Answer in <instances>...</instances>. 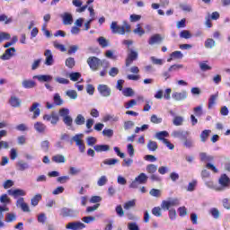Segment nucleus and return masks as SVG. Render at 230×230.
I'll return each mask as SVG.
<instances>
[{
    "label": "nucleus",
    "instance_id": "nucleus-1",
    "mask_svg": "<svg viewBox=\"0 0 230 230\" xmlns=\"http://www.w3.org/2000/svg\"><path fill=\"white\" fill-rule=\"evenodd\" d=\"M110 29L114 35H125L126 33H130V31H132L130 23L127 21L122 22V26L118 25V22H112L110 25Z\"/></svg>",
    "mask_w": 230,
    "mask_h": 230
},
{
    "label": "nucleus",
    "instance_id": "nucleus-2",
    "mask_svg": "<svg viewBox=\"0 0 230 230\" xmlns=\"http://www.w3.org/2000/svg\"><path fill=\"white\" fill-rule=\"evenodd\" d=\"M87 64L92 71H98L101 66H103L102 59L93 56L87 58Z\"/></svg>",
    "mask_w": 230,
    "mask_h": 230
},
{
    "label": "nucleus",
    "instance_id": "nucleus-3",
    "mask_svg": "<svg viewBox=\"0 0 230 230\" xmlns=\"http://www.w3.org/2000/svg\"><path fill=\"white\" fill-rule=\"evenodd\" d=\"M59 215L63 218H67V217L73 218V217H76V215H78V211L74 210L73 208H63L60 209Z\"/></svg>",
    "mask_w": 230,
    "mask_h": 230
},
{
    "label": "nucleus",
    "instance_id": "nucleus-4",
    "mask_svg": "<svg viewBox=\"0 0 230 230\" xmlns=\"http://www.w3.org/2000/svg\"><path fill=\"white\" fill-rule=\"evenodd\" d=\"M72 141H74L79 148V152L81 154H84L85 152V144L84 143V140H82V134H77L72 137Z\"/></svg>",
    "mask_w": 230,
    "mask_h": 230
},
{
    "label": "nucleus",
    "instance_id": "nucleus-5",
    "mask_svg": "<svg viewBox=\"0 0 230 230\" xmlns=\"http://www.w3.org/2000/svg\"><path fill=\"white\" fill-rule=\"evenodd\" d=\"M43 119L50 121L51 125H57L60 121V117H58V113L52 111L50 114H45Z\"/></svg>",
    "mask_w": 230,
    "mask_h": 230
},
{
    "label": "nucleus",
    "instance_id": "nucleus-6",
    "mask_svg": "<svg viewBox=\"0 0 230 230\" xmlns=\"http://www.w3.org/2000/svg\"><path fill=\"white\" fill-rule=\"evenodd\" d=\"M97 91L101 94V96H103V98H109L111 96L112 91L111 90V87L107 84H99L97 86Z\"/></svg>",
    "mask_w": 230,
    "mask_h": 230
},
{
    "label": "nucleus",
    "instance_id": "nucleus-7",
    "mask_svg": "<svg viewBox=\"0 0 230 230\" xmlns=\"http://www.w3.org/2000/svg\"><path fill=\"white\" fill-rule=\"evenodd\" d=\"M66 229L83 230L85 229V224L80 221L70 222L66 226Z\"/></svg>",
    "mask_w": 230,
    "mask_h": 230
},
{
    "label": "nucleus",
    "instance_id": "nucleus-8",
    "mask_svg": "<svg viewBox=\"0 0 230 230\" xmlns=\"http://www.w3.org/2000/svg\"><path fill=\"white\" fill-rule=\"evenodd\" d=\"M17 208H21L22 211L24 213H30V206L24 202V198H19L16 201Z\"/></svg>",
    "mask_w": 230,
    "mask_h": 230
},
{
    "label": "nucleus",
    "instance_id": "nucleus-9",
    "mask_svg": "<svg viewBox=\"0 0 230 230\" xmlns=\"http://www.w3.org/2000/svg\"><path fill=\"white\" fill-rule=\"evenodd\" d=\"M172 98L176 102H182L183 100H186L188 98V92L181 91V92H174L172 93Z\"/></svg>",
    "mask_w": 230,
    "mask_h": 230
},
{
    "label": "nucleus",
    "instance_id": "nucleus-10",
    "mask_svg": "<svg viewBox=\"0 0 230 230\" xmlns=\"http://www.w3.org/2000/svg\"><path fill=\"white\" fill-rule=\"evenodd\" d=\"M134 60H137V52L131 50L130 53L128 55V58H126V67H129V66H132Z\"/></svg>",
    "mask_w": 230,
    "mask_h": 230
},
{
    "label": "nucleus",
    "instance_id": "nucleus-11",
    "mask_svg": "<svg viewBox=\"0 0 230 230\" xmlns=\"http://www.w3.org/2000/svg\"><path fill=\"white\" fill-rule=\"evenodd\" d=\"M39 102H34L31 108L30 112H33L32 119H37L40 116V109H39Z\"/></svg>",
    "mask_w": 230,
    "mask_h": 230
},
{
    "label": "nucleus",
    "instance_id": "nucleus-12",
    "mask_svg": "<svg viewBox=\"0 0 230 230\" xmlns=\"http://www.w3.org/2000/svg\"><path fill=\"white\" fill-rule=\"evenodd\" d=\"M7 191L13 199H19V197H25L26 195V192L22 189L8 190Z\"/></svg>",
    "mask_w": 230,
    "mask_h": 230
},
{
    "label": "nucleus",
    "instance_id": "nucleus-13",
    "mask_svg": "<svg viewBox=\"0 0 230 230\" xmlns=\"http://www.w3.org/2000/svg\"><path fill=\"white\" fill-rule=\"evenodd\" d=\"M15 48L7 49L4 53L0 57L1 60H10L15 53Z\"/></svg>",
    "mask_w": 230,
    "mask_h": 230
},
{
    "label": "nucleus",
    "instance_id": "nucleus-14",
    "mask_svg": "<svg viewBox=\"0 0 230 230\" xmlns=\"http://www.w3.org/2000/svg\"><path fill=\"white\" fill-rule=\"evenodd\" d=\"M44 56L46 57L45 66H53L55 59H53L51 51L49 49L45 50Z\"/></svg>",
    "mask_w": 230,
    "mask_h": 230
},
{
    "label": "nucleus",
    "instance_id": "nucleus-15",
    "mask_svg": "<svg viewBox=\"0 0 230 230\" xmlns=\"http://www.w3.org/2000/svg\"><path fill=\"white\" fill-rule=\"evenodd\" d=\"M9 103H10L11 107L17 109V108L21 107L22 101L20 98H18L17 96H11V98L9 100Z\"/></svg>",
    "mask_w": 230,
    "mask_h": 230
},
{
    "label": "nucleus",
    "instance_id": "nucleus-16",
    "mask_svg": "<svg viewBox=\"0 0 230 230\" xmlns=\"http://www.w3.org/2000/svg\"><path fill=\"white\" fill-rule=\"evenodd\" d=\"M163 42V38L161 37V34H154L150 37L148 40V44L150 46H154V44H159Z\"/></svg>",
    "mask_w": 230,
    "mask_h": 230
},
{
    "label": "nucleus",
    "instance_id": "nucleus-17",
    "mask_svg": "<svg viewBox=\"0 0 230 230\" xmlns=\"http://www.w3.org/2000/svg\"><path fill=\"white\" fill-rule=\"evenodd\" d=\"M219 184L222 186V188H229L230 186V178L227 177V174H223L219 178Z\"/></svg>",
    "mask_w": 230,
    "mask_h": 230
},
{
    "label": "nucleus",
    "instance_id": "nucleus-18",
    "mask_svg": "<svg viewBox=\"0 0 230 230\" xmlns=\"http://www.w3.org/2000/svg\"><path fill=\"white\" fill-rule=\"evenodd\" d=\"M172 137H178L181 141L188 136V131L175 130L172 133Z\"/></svg>",
    "mask_w": 230,
    "mask_h": 230
},
{
    "label": "nucleus",
    "instance_id": "nucleus-19",
    "mask_svg": "<svg viewBox=\"0 0 230 230\" xmlns=\"http://www.w3.org/2000/svg\"><path fill=\"white\" fill-rule=\"evenodd\" d=\"M182 57H184L182 52L176 50V51L171 53L170 58L167 59V62H172V60H173V59L179 60V59L182 58Z\"/></svg>",
    "mask_w": 230,
    "mask_h": 230
},
{
    "label": "nucleus",
    "instance_id": "nucleus-20",
    "mask_svg": "<svg viewBox=\"0 0 230 230\" xmlns=\"http://www.w3.org/2000/svg\"><path fill=\"white\" fill-rule=\"evenodd\" d=\"M34 128L36 130V132H39L40 134H44L46 132V125L42 122H36L34 124Z\"/></svg>",
    "mask_w": 230,
    "mask_h": 230
},
{
    "label": "nucleus",
    "instance_id": "nucleus-21",
    "mask_svg": "<svg viewBox=\"0 0 230 230\" xmlns=\"http://www.w3.org/2000/svg\"><path fill=\"white\" fill-rule=\"evenodd\" d=\"M22 85L24 89H33L37 85V83L33 80L25 79L22 81Z\"/></svg>",
    "mask_w": 230,
    "mask_h": 230
},
{
    "label": "nucleus",
    "instance_id": "nucleus-22",
    "mask_svg": "<svg viewBox=\"0 0 230 230\" xmlns=\"http://www.w3.org/2000/svg\"><path fill=\"white\" fill-rule=\"evenodd\" d=\"M63 24L67 26L69 24H73V15L69 13H65L63 15Z\"/></svg>",
    "mask_w": 230,
    "mask_h": 230
},
{
    "label": "nucleus",
    "instance_id": "nucleus-23",
    "mask_svg": "<svg viewBox=\"0 0 230 230\" xmlns=\"http://www.w3.org/2000/svg\"><path fill=\"white\" fill-rule=\"evenodd\" d=\"M182 142L185 148H193V146H195L193 139L191 137H188V135L182 139Z\"/></svg>",
    "mask_w": 230,
    "mask_h": 230
},
{
    "label": "nucleus",
    "instance_id": "nucleus-24",
    "mask_svg": "<svg viewBox=\"0 0 230 230\" xmlns=\"http://www.w3.org/2000/svg\"><path fill=\"white\" fill-rule=\"evenodd\" d=\"M199 158L202 163H212V161L215 159L213 156L208 155L206 153H200Z\"/></svg>",
    "mask_w": 230,
    "mask_h": 230
},
{
    "label": "nucleus",
    "instance_id": "nucleus-25",
    "mask_svg": "<svg viewBox=\"0 0 230 230\" xmlns=\"http://www.w3.org/2000/svg\"><path fill=\"white\" fill-rule=\"evenodd\" d=\"M138 184H146V181H148V176L145 172H141L137 177L135 178Z\"/></svg>",
    "mask_w": 230,
    "mask_h": 230
},
{
    "label": "nucleus",
    "instance_id": "nucleus-26",
    "mask_svg": "<svg viewBox=\"0 0 230 230\" xmlns=\"http://www.w3.org/2000/svg\"><path fill=\"white\" fill-rule=\"evenodd\" d=\"M209 134H211V129H205L199 135L202 143H206L209 137Z\"/></svg>",
    "mask_w": 230,
    "mask_h": 230
},
{
    "label": "nucleus",
    "instance_id": "nucleus-27",
    "mask_svg": "<svg viewBox=\"0 0 230 230\" xmlns=\"http://www.w3.org/2000/svg\"><path fill=\"white\" fill-rule=\"evenodd\" d=\"M123 208L125 211H128L129 209H132L136 208V199H131L124 203Z\"/></svg>",
    "mask_w": 230,
    "mask_h": 230
},
{
    "label": "nucleus",
    "instance_id": "nucleus-28",
    "mask_svg": "<svg viewBox=\"0 0 230 230\" xmlns=\"http://www.w3.org/2000/svg\"><path fill=\"white\" fill-rule=\"evenodd\" d=\"M95 152H109L110 146L109 145H96L93 146Z\"/></svg>",
    "mask_w": 230,
    "mask_h": 230
},
{
    "label": "nucleus",
    "instance_id": "nucleus-29",
    "mask_svg": "<svg viewBox=\"0 0 230 230\" xmlns=\"http://www.w3.org/2000/svg\"><path fill=\"white\" fill-rule=\"evenodd\" d=\"M34 78H37L39 82H51L53 80V77L48 75H35Z\"/></svg>",
    "mask_w": 230,
    "mask_h": 230
},
{
    "label": "nucleus",
    "instance_id": "nucleus-30",
    "mask_svg": "<svg viewBox=\"0 0 230 230\" xmlns=\"http://www.w3.org/2000/svg\"><path fill=\"white\" fill-rule=\"evenodd\" d=\"M146 172H147L150 175L155 173L157 172V165L154 164H149L146 167Z\"/></svg>",
    "mask_w": 230,
    "mask_h": 230
},
{
    "label": "nucleus",
    "instance_id": "nucleus-31",
    "mask_svg": "<svg viewBox=\"0 0 230 230\" xmlns=\"http://www.w3.org/2000/svg\"><path fill=\"white\" fill-rule=\"evenodd\" d=\"M75 123L78 126L85 125V117L82 114H78L75 119Z\"/></svg>",
    "mask_w": 230,
    "mask_h": 230
},
{
    "label": "nucleus",
    "instance_id": "nucleus-32",
    "mask_svg": "<svg viewBox=\"0 0 230 230\" xmlns=\"http://www.w3.org/2000/svg\"><path fill=\"white\" fill-rule=\"evenodd\" d=\"M215 46H217V43L215 42V40L208 38L205 41V48L207 49H211L213 48H215Z\"/></svg>",
    "mask_w": 230,
    "mask_h": 230
},
{
    "label": "nucleus",
    "instance_id": "nucleus-33",
    "mask_svg": "<svg viewBox=\"0 0 230 230\" xmlns=\"http://www.w3.org/2000/svg\"><path fill=\"white\" fill-rule=\"evenodd\" d=\"M52 161L58 164L66 163V157L63 155H56L52 156Z\"/></svg>",
    "mask_w": 230,
    "mask_h": 230
},
{
    "label": "nucleus",
    "instance_id": "nucleus-34",
    "mask_svg": "<svg viewBox=\"0 0 230 230\" xmlns=\"http://www.w3.org/2000/svg\"><path fill=\"white\" fill-rule=\"evenodd\" d=\"M42 200V195L40 194H36L31 199V206H39V202Z\"/></svg>",
    "mask_w": 230,
    "mask_h": 230
},
{
    "label": "nucleus",
    "instance_id": "nucleus-35",
    "mask_svg": "<svg viewBox=\"0 0 230 230\" xmlns=\"http://www.w3.org/2000/svg\"><path fill=\"white\" fill-rule=\"evenodd\" d=\"M97 42L101 46V48H107L109 46V40L105 39L103 36H101L97 39Z\"/></svg>",
    "mask_w": 230,
    "mask_h": 230
},
{
    "label": "nucleus",
    "instance_id": "nucleus-36",
    "mask_svg": "<svg viewBox=\"0 0 230 230\" xmlns=\"http://www.w3.org/2000/svg\"><path fill=\"white\" fill-rule=\"evenodd\" d=\"M147 148L151 152H155V150H157V148H159V146H157V142H155L154 140H149L147 143Z\"/></svg>",
    "mask_w": 230,
    "mask_h": 230
},
{
    "label": "nucleus",
    "instance_id": "nucleus-37",
    "mask_svg": "<svg viewBox=\"0 0 230 230\" xmlns=\"http://www.w3.org/2000/svg\"><path fill=\"white\" fill-rule=\"evenodd\" d=\"M53 102H54L55 105H57V106L63 105V103H64V100H62V97H60L59 93L54 94Z\"/></svg>",
    "mask_w": 230,
    "mask_h": 230
},
{
    "label": "nucleus",
    "instance_id": "nucleus-38",
    "mask_svg": "<svg viewBox=\"0 0 230 230\" xmlns=\"http://www.w3.org/2000/svg\"><path fill=\"white\" fill-rule=\"evenodd\" d=\"M172 123L175 127H181L184 123V118L181 116H175L172 119Z\"/></svg>",
    "mask_w": 230,
    "mask_h": 230
},
{
    "label": "nucleus",
    "instance_id": "nucleus-39",
    "mask_svg": "<svg viewBox=\"0 0 230 230\" xmlns=\"http://www.w3.org/2000/svg\"><path fill=\"white\" fill-rule=\"evenodd\" d=\"M17 168L20 172H24V170H28L30 168V165H28V163L20 161L17 163Z\"/></svg>",
    "mask_w": 230,
    "mask_h": 230
},
{
    "label": "nucleus",
    "instance_id": "nucleus-40",
    "mask_svg": "<svg viewBox=\"0 0 230 230\" xmlns=\"http://www.w3.org/2000/svg\"><path fill=\"white\" fill-rule=\"evenodd\" d=\"M15 220H17V216L13 213H7L5 215V222H7L8 224L12 223V222H15Z\"/></svg>",
    "mask_w": 230,
    "mask_h": 230
},
{
    "label": "nucleus",
    "instance_id": "nucleus-41",
    "mask_svg": "<svg viewBox=\"0 0 230 230\" xmlns=\"http://www.w3.org/2000/svg\"><path fill=\"white\" fill-rule=\"evenodd\" d=\"M118 163H119V160L117 158H110L103 161V164H107L108 166H114Z\"/></svg>",
    "mask_w": 230,
    "mask_h": 230
},
{
    "label": "nucleus",
    "instance_id": "nucleus-42",
    "mask_svg": "<svg viewBox=\"0 0 230 230\" xmlns=\"http://www.w3.org/2000/svg\"><path fill=\"white\" fill-rule=\"evenodd\" d=\"M133 33L139 35V37H143V35H145V29L141 27V24H137V28L133 31Z\"/></svg>",
    "mask_w": 230,
    "mask_h": 230
},
{
    "label": "nucleus",
    "instance_id": "nucleus-43",
    "mask_svg": "<svg viewBox=\"0 0 230 230\" xmlns=\"http://www.w3.org/2000/svg\"><path fill=\"white\" fill-rule=\"evenodd\" d=\"M210 215L213 217V218L218 219L220 218V211L217 208H212L209 210Z\"/></svg>",
    "mask_w": 230,
    "mask_h": 230
},
{
    "label": "nucleus",
    "instance_id": "nucleus-44",
    "mask_svg": "<svg viewBox=\"0 0 230 230\" xmlns=\"http://www.w3.org/2000/svg\"><path fill=\"white\" fill-rule=\"evenodd\" d=\"M168 131H160L156 134L157 139L163 142H164V139H166L165 137H168Z\"/></svg>",
    "mask_w": 230,
    "mask_h": 230
},
{
    "label": "nucleus",
    "instance_id": "nucleus-45",
    "mask_svg": "<svg viewBox=\"0 0 230 230\" xmlns=\"http://www.w3.org/2000/svg\"><path fill=\"white\" fill-rule=\"evenodd\" d=\"M217 98H218V93L210 96V98L208 99V109H213V105H215Z\"/></svg>",
    "mask_w": 230,
    "mask_h": 230
},
{
    "label": "nucleus",
    "instance_id": "nucleus-46",
    "mask_svg": "<svg viewBox=\"0 0 230 230\" xmlns=\"http://www.w3.org/2000/svg\"><path fill=\"white\" fill-rule=\"evenodd\" d=\"M162 209L163 208L161 207H155L152 208V214L155 217H163Z\"/></svg>",
    "mask_w": 230,
    "mask_h": 230
},
{
    "label": "nucleus",
    "instance_id": "nucleus-47",
    "mask_svg": "<svg viewBox=\"0 0 230 230\" xmlns=\"http://www.w3.org/2000/svg\"><path fill=\"white\" fill-rule=\"evenodd\" d=\"M11 37L10 33L0 31V44L4 42V40H10Z\"/></svg>",
    "mask_w": 230,
    "mask_h": 230
},
{
    "label": "nucleus",
    "instance_id": "nucleus-48",
    "mask_svg": "<svg viewBox=\"0 0 230 230\" xmlns=\"http://www.w3.org/2000/svg\"><path fill=\"white\" fill-rule=\"evenodd\" d=\"M13 19L8 18L6 14H0V22H4V24H10V22H13Z\"/></svg>",
    "mask_w": 230,
    "mask_h": 230
},
{
    "label": "nucleus",
    "instance_id": "nucleus-49",
    "mask_svg": "<svg viewBox=\"0 0 230 230\" xmlns=\"http://www.w3.org/2000/svg\"><path fill=\"white\" fill-rule=\"evenodd\" d=\"M69 76L72 82H78V79L81 78L82 74H80V72H74V73H71Z\"/></svg>",
    "mask_w": 230,
    "mask_h": 230
},
{
    "label": "nucleus",
    "instance_id": "nucleus-50",
    "mask_svg": "<svg viewBox=\"0 0 230 230\" xmlns=\"http://www.w3.org/2000/svg\"><path fill=\"white\" fill-rule=\"evenodd\" d=\"M122 94L126 97L134 96V90H132V88L130 87L125 88L124 90H122Z\"/></svg>",
    "mask_w": 230,
    "mask_h": 230
},
{
    "label": "nucleus",
    "instance_id": "nucleus-51",
    "mask_svg": "<svg viewBox=\"0 0 230 230\" xmlns=\"http://www.w3.org/2000/svg\"><path fill=\"white\" fill-rule=\"evenodd\" d=\"M63 122L66 127H73V118L69 115L63 118Z\"/></svg>",
    "mask_w": 230,
    "mask_h": 230
},
{
    "label": "nucleus",
    "instance_id": "nucleus-52",
    "mask_svg": "<svg viewBox=\"0 0 230 230\" xmlns=\"http://www.w3.org/2000/svg\"><path fill=\"white\" fill-rule=\"evenodd\" d=\"M181 39H191V32L188 30H183L180 32Z\"/></svg>",
    "mask_w": 230,
    "mask_h": 230
},
{
    "label": "nucleus",
    "instance_id": "nucleus-53",
    "mask_svg": "<svg viewBox=\"0 0 230 230\" xmlns=\"http://www.w3.org/2000/svg\"><path fill=\"white\" fill-rule=\"evenodd\" d=\"M115 211H116L118 217H119L120 218L125 217V211L123 210V207H121V205H118L115 208Z\"/></svg>",
    "mask_w": 230,
    "mask_h": 230
},
{
    "label": "nucleus",
    "instance_id": "nucleus-54",
    "mask_svg": "<svg viewBox=\"0 0 230 230\" xmlns=\"http://www.w3.org/2000/svg\"><path fill=\"white\" fill-rule=\"evenodd\" d=\"M151 123H155L158 125L159 123H163V118H158L157 115L153 114L150 119Z\"/></svg>",
    "mask_w": 230,
    "mask_h": 230
},
{
    "label": "nucleus",
    "instance_id": "nucleus-55",
    "mask_svg": "<svg viewBox=\"0 0 230 230\" xmlns=\"http://www.w3.org/2000/svg\"><path fill=\"white\" fill-rule=\"evenodd\" d=\"M0 202H1V204H5V205L10 204L11 200L8 197V194H2L0 196Z\"/></svg>",
    "mask_w": 230,
    "mask_h": 230
},
{
    "label": "nucleus",
    "instance_id": "nucleus-56",
    "mask_svg": "<svg viewBox=\"0 0 230 230\" xmlns=\"http://www.w3.org/2000/svg\"><path fill=\"white\" fill-rule=\"evenodd\" d=\"M66 96H68L72 100H76V98H78V93L75 90H68L66 92Z\"/></svg>",
    "mask_w": 230,
    "mask_h": 230
},
{
    "label": "nucleus",
    "instance_id": "nucleus-57",
    "mask_svg": "<svg viewBox=\"0 0 230 230\" xmlns=\"http://www.w3.org/2000/svg\"><path fill=\"white\" fill-rule=\"evenodd\" d=\"M82 220L83 222H84V224H92V222L96 221V217L93 216H88V217H84Z\"/></svg>",
    "mask_w": 230,
    "mask_h": 230
},
{
    "label": "nucleus",
    "instance_id": "nucleus-58",
    "mask_svg": "<svg viewBox=\"0 0 230 230\" xmlns=\"http://www.w3.org/2000/svg\"><path fill=\"white\" fill-rule=\"evenodd\" d=\"M108 179H107V176L103 175V176H101L97 181V184L98 186H105L108 182Z\"/></svg>",
    "mask_w": 230,
    "mask_h": 230
},
{
    "label": "nucleus",
    "instance_id": "nucleus-59",
    "mask_svg": "<svg viewBox=\"0 0 230 230\" xmlns=\"http://www.w3.org/2000/svg\"><path fill=\"white\" fill-rule=\"evenodd\" d=\"M75 58H68L66 60V67H69V69H73V66H75Z\"/></svg>",
    "mask_w": 230,
    "mask_h": 230
},
{
    "label": "nucleus",
    "instance_id": "nucleus-60",
    "mask_svg": "<svg viewBox=\"0 0 230 230\" xmlns=\"http://www.w3.org/2000/svg\"><path fill=\"white\" fill-rule=\"evenodd\" d=\"M170 201L168 200H163L161 203V208L164 209V211H170Z\"/></svg>",
    "mask_w": 230,
    "mask_h": 230
},
{
    "label": "nucleus",
    "instance_id": "nucleus-61",
    "mask_svg": "<svg viewBox=\"0 0 230 230\" xmlns=\"http://www.w3.org/2000/svg\"><path fill=\"white\" fill-rule=\"evenodd\" d=\"M134 105H137V101L132 99L129 102L125 103V109H132Z\"/></svg>",
    "mask_w": 230,
    "mask_h": 230
},
{
    "label": "nucleus",
    "instance_id": "nucleus-62",
    "mask_svg": "<svg viewBox=\"0 0 230 230\" xmlns=\"http://www.w3.org/2000/svg\"><path fill=\"white\" fill-rule=\"evenodd\" d=\"M178 212L180 217H186L188 215V208L186 207H180Z\"/></svg>",
    "mask_w": 230,
    "mask_h": 230
},
{
    "label": "nucleus",
    "instance_id": "nucleus-63",
    "mask_svg": "<svg viewBox=\"0 0 230 230\" xmlns=\"http://www.w3.org/2000/svg\"><path fill=\"white\" fill-rule=\"evenodd\" d=\"M193 111H194V114H195V116H197V118H200V116H202V107L197 106L193 109Z\"/></svg>",
    "mask_w": 230,
    "mask_h": 230
},
{
    "label": "nucleus",
    "instance_id": "nucleus-64",
    "mask_svg": "<svg viewBox=\"0 0 230 230\" xmlns=\"http://www.w3.org/2000/svg\"><path fill=\"white\" fill-rule=\"evenodd\" d=\"M128 230H139V226L137 223H128Z\"/></svg>",
    "mask_w": 230,
    "mask_h": 230
}]
</instances>
